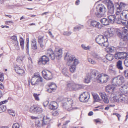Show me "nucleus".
Returning a JSON list of instances; mask_svg holds the SVG:
<instances>
[{"mask_svg":"<svg viewBox=\"0 0 128 128\" xmlns=\"http://www.w3.org/2000/svg\"><path fill=\"white\" fill-rule=\"evenodd\" d=\"M102 74H100L98 70H94L91 71L90 74H86L84 80H101Z\"/></svg>","mask_w":128,"mask_h":128,"instance_id":"nucleus-1","label":"nucleus"},{"mask_svg":"<svg viewBox=\"0 0 128 128\" xmlns=\"http://www.w3.org/2000/svg\"><path fill=\"white\" fill-rule=\"evenodd\" d=\"M62 106L64 108L67 109L68 111H70L72 109H76L77 108H72V104H73V101L70 98H64L62 100Z\"/></svg>","mask_w":128,"mask_h":128,"instance_id":"nucleus-2","label":"nucleus"},{"mask_svg":"<svg viewBox=\"0 0 128 128\" xmlns=\"http://www.w3.org/2000/svg\"><path fill=\"white\" fill-rule=\"evenodd\" d=\"M116 34L119 38L123 40H128V29L127 27H123L121 30H118Z\"/></svg>","mask_w":128,"mask_h":128,"instance_id":"nucleus-3","label":"nucleus"},{"mask_svg":"<svg viewBox=\"0 0 128 128\" xmlns=\"http://www.w3.org/2000/svg\"><path fill=\"white\" fill-rule=\"evenodd\" d=\"M96 9L98 12L95 13V14L99 18L103 16L106 11V9L105 6L101 4H98L96 7Z\"/></svg>","mask_w":128,"mask_h":128,"instance_id":"nucleus-4","label":"nucleus"},{"mask_svg":"<svg viewBox=\"0 0 128 128\" xmlns=\"http://www.w3.org/2000/svg\"><path fill=\"white\" fill-rule=\"evenodd\" d=\"M96 42L101 46L106 47L108 46L107 38L101 35H98L96 38Z\"/></svg>","mask_w":128,"mask_h":128,"instance_id":"nucleus-5","label":"nucleus"},{"mask_svg":"<svg viewBox=\"0 0 128 128\" xmlns=\"http://www.w3.org/2000/svg\"><path fill=\"white\" fill-rule=\"evenodd\" d=\"M90 97L89 93L87 92H84L80 95L79 99L80 102H87Z\"/></svg>","mask_w":128,"mask_h":128,"instance_id":"nucleus-6","label":"nucleus"},{"mask_svg":"<svg viewBox=\"0 0 128 128\" xmlns=\"http://www.w3.org/2000/svg\"><path fill=\"white\" fill-rule=\"evenodd\" d=\"M128 56V54L126 52H117L114 54L115 58L118 60L124 59Z\"/></svg>","mask_w":128,"mask_h":128,"instance_id":"nucleus-7","label":"nucleus"},{"mask_svg":"<svg viewBox=\"0 0 128 128\" xmlns=\"http://www.w3.org/2000/svg\"><path fill=\"white\" fill-rule=\"evenodd\" d=\"M30 111L32 113L38 114L41 113L42 111V110L40 108L36 106L33 105L30 107Z\"/></svg>","mask_w":128,"mask_h":128,"instance_id":"nucleus-8","label":"nucleus"},{"mask_svg":"<svg viewBox=\"0 0 128 128\" xmlns=\"http://www.w3.org/2000/svg\"><path fill=\"white\" fill-rule=\"evenodd\" d=\"M75 58L74 56L69 55L68 53H66L64 58L65 59L67 60V64L68 66L72 64V62Z\"/></svg>","mask_w":128,"mask_h":128,"instance_id":"nucleus-9","label":"nucleus"},{"mask_svg":"<svg viewBox=\"0 0 128 128\" xmlns=\"http://www.w3.org/2000/svg\"><path fill=\"white\" fill-rule=\"evenodd\" d=\"M106 2L108 4V12L110 14H113L114 10V6L112 1L110 0H106Z\"/></svg>","mask_w":128,"mask_h":128,"instance_id":"nucleus-10","label":"nucleus"},{"mask_svg":"<svg viewBox=\"0 0 128 128\" xmlns=\"http://www.w3.org/2000/svg\"><path fill=\"white\" fill-rule=\"evenodd\" d=\"M42 75L44 78L46 80H51L52 78L51 72L48 70H44L42 72Z\"/></svg>","mask_w":128,"mask_h":128,"instance_id":"nucleus-11","label":"nucleus"},{"mask_svg":"<svg viewBox=\"0 0 128 128\" xmlns=\"http://www.w3.org/2000/svg\"><path fill=\"white\" fill-rule=\"evenodd\" d=\"M49 59L48 57L44 55L42 56L40 58L38 61V62H40L42 64L44 65L49 63Z\"/></svg>","mask_w":128,"mask_h":128,"instance_id":"nucleus-12","label":"nucleus"},{"mask_svg":"<svg viewBox=\"0 0 128 128\" xmlns=\"http://www.w3.org/2000/svg\"><path fill=\"white\" fill-rule=\"evenodd\" d=\"M67 86L68 87L73 90H76L79 89L78 84L75 83L73 81L68 83Z\"/></svg>","mask_w":128,"mask_h":128,"instance_id":"nucleus-13","label":"nucleus"},{"mask_svg":"<svg viewBox=\"0 0 128 128\" xmlns=\"http://www.w3.org/2000/svg\"><path fill=\"white\" fill-rule=\"evenodd\" d=\"M120 16L121 19L125 21L128 20V11L123 10L120 14Z\"/></svg>","mask_w":128,"mask_h":128,"instance_id":"nucleus-14","label":"nucleus"},{"mask_svg":"<svg viewBox=\"0 0 128 128\" xmlns=\"http://www.w3.org/2000/svg\"><path fill=\"white\" fill-rule=\"evenodd\" d=\"M56 102H51L49 106V108L51 110H53L52 112V115L54 116H56V106L54 105Z\"/></svg>","mask_w":128,"mask_h":128,"instance_id":"nucleus-15","label":"nucleus"},{"mask_svg":"<svg viewBox=\"0 0 128 128\" xmlns=\"http://www.w3.org/2000/svg\"><path fill=\"white\" fill-rule=\"evenodd\" d=\"M62 54V49L56 48V60H58V62H60L61 60Z\"/></svg>","mask_w":128,"mask_h":128,"instance_id":"nucleus-16","label":"nucleus"},{"mask_svg":"<svg viewBox=\"0 0 128 128\" xmlns=\"http://www.w3.org/2000/svg\"><path fill=\"white\" fill-rule=\"evenodd\" d=\"M42 78L38 72L34 73L33 76H31V78L29 79L30 80H42Z\"/></svg>","mask_w":128,"mask_h":128,"instance_id":"nucleus-17","label":"nucleus"},{"mask_svg":"<svg viewBox=\"0 0 128 128\" xmlns=\"http://www.w3.org/2000/svg\"><path fill=\"white\" fill-rule=\"evenodd\" d=\"M46 54L48 56L50 57L52 60H54L55 59V54L51 48L47 50Z\"/></svg>","mask_w":128,"mask_h":128,"instance_id":"nucleus-18","label":"nucleus"},{"mask_svg":"<svg viewBox=\"0 0 128 128\" xmlns=\"http://www.w3.org/2000/svg\"><path fill=\"white\" fill-rule=\"evenodd\" d=\"M99 94L105 103L108 104L109 102L108 99L104 92H100Z\"/></svg>","mask_w":128,"mask_h":128,"instance_id":"nucleus-19","label":"nucleus"},{"mask_svg":"<svg viewBox=\"0 0 128 128\" xmlns=\"http://www.w3.org/2000/svg\"><path fill=\"white\" fill-rule=\"evenodd\" d=\"M50 122V119L49 118L47 117L46 118H45V117H44L42 120H41L42 126H43L48 124Z\"/></svg>","mask_w":128,"mask_h":128,"instance_id":"nucleus-20","label":"nucleus"},{"mask_svg":"<svg viewBox=\"0 0 128 128\" xmlns=\"http://www.w3.org/2000/svg\"><path fill=\"white\" fill-rule=\"evenodd\" d=\"M113 85L107 86L106 88V91L108 92H112L114 90L115 87L113 86Z\"/></svg>","mask_w":128,"mask_h":128,"instance_id":"nucleus-21","label":"nucleus"},{"mask_svg":"<svg viewBox=\"0 0 128 128\" xmlns=\"http://www.w3.org/2000/svg\"><path fill=\"white\" fill-rule=\"evenodd\" d=\"M112 80V84L114 86H120L124 82V80Z\"/></svg>","mask_w":128,"mask_h":128,"instance_id":"nucleus-22","label":"nucleus"},{"mask_svg":"<svg viewBox=\"0 0 128 128\" xmlns=\"http://www.w3.org/2000/svg\"><path fill=\"white\" fill-rule=\"evenodd\" d=\"M100 24V23L99 22L94 20H93L90 22V26L99 28V26Z\"/></svg>","mask_w":128,"mask_h":128,"instance_id":"nucleus-23","label":"nucleus"},{"mask_svg":"<svg viewBox=\"0 0 128 128\" xmlns=\"http://www.w3.org/2000/svg\"><path fill=\"white\" fill-rule=\"evenodd\" d=\"M116 68L119 70H122L124 68L122 65V62L121 60H119L116 62Z\"/></svg>","mask_w":128,"mask_h":128,"instance_id":"nucleus-24","label":"nucleus"},{"mask_svg":"<svg viewBox=\"0 0 128 128\" xmlns=\"http://www.w3.org/2000/svg\"><path fill=\"white\" fill-rule=\"evenodd\" d=\"M14 70L16 72L20 75H22L24 72V71L23 69L19 67L15 68Z\"/></svg>","mask_w":128,"mask_h":128,"instance_id":"nucleus-25","label":"nucleus"},{"mask_svg":"<svg viewBox=\"0 0 128 128\" xmlns=\"http://www.w3.org/2000/svg\"><path fill=\"white\" fill-rule=\"evenodd\" d=\"M100 22L104 26L108 25L110 23L109 20L106 18H103L100 20Z\"/></svg>","mask_w":128,"mask_h":128,"instance_id":"nucleus-26","label":"nucleus"},{"mask_svg":"<svg viewBox=\"0 0 128 128\" xmlns=\"http://www.w3.org/2000/svg\"><path fill=\"white\" fill-rule=\"evenodd\" d=\"M125 96L124 95L122 96H119L118 102H126V100L125 98Z\"/></svg>","mask_w":128,"mask_h":128,"instance_id":"nucleus-27","label":"nucleus"},{"mask_svg":"<svg viewBox=\"0 0 128 128\" xmlns=\"http://www.w3.org/2000/svg\"><path fill=\"white\" fill-rule=\"evenodd\" d=\"M91 55L92 57L96 60H98L100 59L101 58L99 55L96 52H92Z\"/></svg>","mask_w":128,"mask_h":128,"instance_id":"nucleus-28","label":"nucleus"},{"mask_svg":"<svg viewBox=\"0 0 128 128\" xmlns=\"http://www.w3.org/2000/svg\"><path fill=\"white\" fill-rule=\"evenodd\" d=\"M116 16L114 15H111L108 16V18L111 23L113 24L114 22Z\"/></svg>","mask_w":128,"mask_h":128,"instance_id":"nucleus-29","label":"nucleus"},{"mask_svg":"<svg viewBox=\"0 0 128 128\" xmlns=\"http://www.w3.org/2000/svg\"><path fill=\"white\" fill-rule=\"evenodd\" d=\"M114 22H116V23L118 24H120L121 23H122V24H123L124 25H126V22H122V21L121 20V19L119 18H116L115 19Z\"/></svg>","mask_w":128,"mask_h":128,"instance_id":"nucleus-30","label":"nucleus"},{"mask_svg":"<svg viewBox=\"0 0 128 128\" xmlns=\"http://www.w3.org/2000/svg\"><path fill=\"white\" fill-rule=\"evenodd\" d=\"M56 85L54 84H51L49 85L48 86L50 87V89H48L47 91L49 92H52V91L54 90V88H52L51 87L55 86Z\"/></svg>","mask_w":128,"mask_h":128,"instance_id":"nucleus-31","label":"nucleus"},{"mask_svg":"<svg viewBox=\"0 0 128 128\" xmlns=\"http://www.w3.org/2000/svg\"><path fill=\"white\" fill-rule=\"evenodd\" d=\"M92 95L95 101L99 102L100 100V98L97 94L95 93H92Z\"/></svg>","mask_w":128,"mask_h":128,"instance_id":"nucleus-32","label":"nucleus"},{"mask_svg":"<svg viewBox=\"0 0 128 128\" xmlns=\"http://www.w3.org/2000/svg\"><path fill=\"white\" fill-rule=\"evenodd\" d=\"M107 32L108 34L105 35V36H106L105 38H109L112 36L114 34V32L112 31L111 30H110L108 32Z\"/></svg>","mask_w":128,"mask_h":128,"instance_id":"nucleus-33","label":"nucleus"},{"mask_svg":"<svg viewBox=\"0 0 128 128\" xmlns=\"http://www.w3.org/2000/svg\"><path fill=\"white\" fill-rule=\"evenodd\" d=\"M126 6V5L124 3L121 2L119 5L118 8L119 10H122L125 8Z\"/></svg>","mask_w":128,"mask_h":128,"instance_id":"nucleus-34","label":"nucleus"},{"mask_svg":"<svg viewBox=\"0 0 128 128\" xmlns=\"http://www.w3.org/2000/svg\"><path fill=\"white\" fill-rule=\"evenodd\" d=\"M20 44L22 50L24 48V40L22 37H20Z\"/></svg>","mask_w":128,"mask_h":128,"instance_id":"nucleus-35","label":"nucleus"},{"mask_svg":"<svg viewBox=\"0 0 128 128\" xmlns=\"http://www.w3.org/2000/svg\"><path fill=\"white\" fill-rule=\"evenodd\" d=\"M106 59L108 60L111 61L113 59V56L112 54H107L106 56Z\"/></svg>","mask_w":128,"mask_h":128,"instance_id":"nucleus-36","label":"nucleus"},{"mask_svg":"<svg viewBox=\"0 0 128 128\" xmlns=\"http://www.w3.org/2000/svg\"><path fill=\"white\" fill-rule=\"evenodd\" d=\"M62 72L63 74L66 76H68L69 74L68 72V70L66 68H64L62 69Z\"/></svg>","mask_w":128,"mask_h":128,"instance_id":"nucleus-37","label":"nucleus"},{"mask_svg":"<svg viewBox=\"0 0 128 128\" xmlns=\"http://www.w3.org/2000/svg\"><path fill=\"white\" fill-rule=\"evenodd\" d=\"M6 109V108L5 106L0 105V113L4 112Z\"/></svg>","mask_w":128,"mask_h":128,"instance_id":"nucleus-38","label":"nucleus"},{"mask_svg":"<svg viewBox=\"0 0 128 128\" xmlns=\"http://www.w3.org/2000/svg\"><path fill=\"white\" fill-rule=\"evenodd\" d=\"M81 47L82 48L85 50H90V48H91V46H86L85 45L82 44L81 45Z\"/></svg>","mask_w":128,"mask_h":128,"instance_id":"nucleus-39","label":"nucleus"},{"mask_svg":"<svg viewBox=\"0 0 128 128\" xmlns=\"http://www.w3.org/2000/svg\"><path fill=\"white\" fill-rule=\"evenodd\" d=\"M124 77L122 76L118 75L113 78V80H123L124 79Z\"/></svg>","mask_w":128,"mask_h":128,"instance_id":"nucleus-40","label":"nucleus"},{"mask_svg":"<svg viewBox=\"0 0 128 128\" xmlns=\"http://www.w3.org/2000/svg\"><path fill=\"white\" fill-rule=\"evenodd\" d=\"M14 46L15 47V48L16 50H18L19 49V46L18 41L16 40L14 42Z\"/></svg>","mask_w":128,"mask_h":128,"instance_id":"nucleus-41","label":"nucleus"},{"mask_svg":"<svg viewBox=\"0 0 128 128\" xmlns=\"http://www.w3.org/2000/svg\"><path fill=\"white\" fill-rule=\"evenodd\" d=\"M24 57L22 56H20L17 58L16 60L17 62L20 63V64H22V60H24Z\"/></svg>","mask_w":128,"mask_h":128,"instance_id":"nucleus-42","label":"nucleus"},{"mask_svg":"<svg viewBox=\"0 0 128 128\" xmlns=\"http://www.w3.org/2000/svg\"><path fill=\"white\" fill-rule=\"evenodd\" d=\"M38 42L39 43H40L43 42L44 36H39L38 37Z\"/></svg>","mask_w":128,"mask_h":128,"instance_id":"nucleus-43","label":"nucleus"},{"mask_svg":"<svg viewBox=\"0 0 128 128\" xmlns=\"http://www.w3.org/2000/svg\"><path fill=\"white\" fill-rule=\"evenodd\" d=\"M39 81H40V82H42V80H36V81H35V80H28V82L29 83L30 82L31 84L33 85L37 84L38 82Z\"/></svg>","mask_w":128,"mask_h":128,"instance_id":"nucleus-44","label":"nucleus"},{"mask_svg":"<svg viewBox=\"0 0 128 128\" xmlns=\"http://www.w3.org/2000/svg\"><path fill=\"white\" fill-rule=\"evenodd\" d=\"M72 65L70 67V70L71 72H73L76 70V66L75 65H72Z\"/></svg>","mask_w":128,"mask_h":128,"instance_id":"nucleus-45","label":"nucleus"},{"mask_svg":"<svg viewBox=\"0 0 128 128\" xmlns=\"http://www.w3.org/2000/svg\"><path fill=\"white\" fill-rule=\"evenodd\" d=\"M82 27L83 26H77L74 27V32L76 31H79L82 28Z\"/></svg>","mask_w":128,"mask_h":128,"instance_id":"nucleus-46","label":"nucleus"},{"mask_svg":"<svg viewBox=\"0 0 128 128\" xmlns=\"http://www.w3.org/2000/svg\"><path fill=\"white\" fill-rule=\"evenodd\" d=\"M31 48L33 50H36L37 49L36 44H31Z\"/></svg>","mask_w":128,"mask_h":128,"instance_id":"nucleus-47","label":"nucleus"},{"mask_svg":"<svg viewBox=\"0 0 128 128\" xmlns=\"http://www.w3.org/2000/svg\"><path fill=\"white\" fill-rule=\"evenodd\" d=\"M73 62V64H72V65H75L76 66L79 63L78 60V59H76V58L74 59Z\"/></svg>","mask_w":128,"mask_h":128,"instance_id":"nucleus-48","label":"nucleus"},{"mask_svg":"<svg viewBox=\"0 0 128 128\" xmlns=\"http://www.w3.org/2000/svg\"><path fill=\"white\" fill-rule=\"evenodd\" d=\"M126 48H124L122 47H120L119 48V50H120V52H126L125 51L126 50Z\"/></svg>","mask_w":128,"mask_h":128,"instance_id":"nucleus-49","label":"nucleus"},{"mask_svg":"<svg viewBox=\"0 0 128 128\" xmlns=\"http://www.w3.org/2000/svg\"><path fill=\"white\" fill-rule=\"evenodd\" d=\"M112 98L114 102H118L119 96H115L113 97Z\"/></svg>","mask_w":128,"mask_h":128,"instance_id":"nucleus-50","label":"nucleus"},{"mask_svg":"<svg viewBox=\"0 0 128 128\" xmlns=\"http://www.w3.org/2000/svg\"><path fill=\"white\" fill-rule=\"evenodd\" d=\"M40 94H36L34 93V94L33 96L34 97L36 100H39V98L38 96Z\"/></svg>","mask_w":128,"mask_h":128,"instance_id":"nucleus-51","label":"nucleus"},{"mask_svg":"<svg viewBox=\"0 0 128 128\" xmlns=\"http://www.w3.org/2000/svg\"><path fill=\"white\" fill-rule=\"evenodd\" d=\"M124 41V40H123V39H122V40L120 41L119 44L121 47L124 46H125V43ZM124 41H125L124 40Z\"/></svg>","mask_w":128,"mask_h":128,"instance_id":"nucleus-52","label":"nucleus"},{"mask_svg":"<svg viewBox=\"0 0 128 128\" xmlns=\"http://www.w3.org/2000/svg\"><path fill=\"white\" fill-rule=\"evenodd\" d=\"M72 32H65L63 33V34L64 36H69L72 34Z\"/></svg>","mask_w":128,"mask_h":128,"instance_id":"nucleus-53","label":"nucleus"},{"mask_svg":"<svg viewBox=\"0 0 128 128\" xmlns=\"http://www.w3.org/2000/svg\"><path fill=\"white\" fill-rule=\"evenodd\" d=\"M20 125L18 123L14 124L12 125V128H19Z\"/></svg>","mask_w":128,"mask_h":128,"instance_id":"nucleus-54","label":"nucleus"},{"mask_svg":"<svg viewBox=\"0 0 128 128\" xmlns=\"http://www.w3.org/2000/svg\"><path fill=\"white\" fill-rule=\"evenodd\" d=\"M26 45L25 48L27 52H29V41H28L27 42H26Z\"/></svg>","mask_w":128,"mask_h":128,"instance_id":"nucleus-55","label":"nucleus"},{"mask_svg":"<svg viewBox=\"0 0 128 128\" xmlns=\"http://www.w3.org/2000/svg\"><path fill=\"white\" fill-rule=\"evenodd\" d=\"M88 61L92 64H94L96 63L95 61L91 58H88Z\"/></svg>","mask_w":128,"mask_h":128,"instance_id":"nucleus-56","label":"nucleus"},{"mask_svg":"<svg viewBox=\"0 0 128 128\" xmlns=\"http://www.w3.org/2000/svg\"><path fill=\"white\" fill-rule=\"evenodd\" d=\"M124 64L126 66L128 67V57L126 58L125 60Z\"/></svg>","mask_w":128,"mask_h":128,"instance_id":"nucleus-57","label":"nucleus"},{"mask_svg":"<svg viewBox=\"0 0 128 128\" xmlns=\"http://www.w3.org/2000/svg\"><path fill=\"white\" fill-rule=\"evenodd\" d=\"M124 72L125 76L128 78V70H125Z\"/></svg>","mask_w":128,"mask_h":128,"instance_id":"nucleus-58","label":"nucleus"},{"mask_svg":"<svg viewBox=\"0 0 128 128\" xmlns=\"http://www.w3.org/2000/svg\"><path fill=\"white\" fill-rule=\"evenodd\" d=\"M10 38L14 41V42L17 40L16 36H13L10 37Z\"/></svg>","mask_w":128,"mask_h":128,"instance_id":"nucleus-59","label":"nucleus"},{"mask_svg":"<svg viewBox=\"0 0 128 128\" xmlns=\"http://www.w3.org/2000/svg\"><path fill=\"white\" fill-rule=\"evenodd\" d=\"M36 124L37 123L38 126H42V122L41 121H38V122H36Z\"/></svg>","mask_w":128,"mask_h":128,"instance_id":"nucleus-60","label":"nucleus"},{"mask_svg":"<svg viewBox=\"0 0 128 128\" xmlns=\"http://www.w3.org/2000/svg\"><path fill=\"white\" fill-rule=\"evenodd\" d=\"M49 103V102L48 101H46L45 102L43 103L44 106V107H46L48 105Z\"/></svg>","mask_w":128,"mask_h":128,"instance_id":"nucleus-61","label":"nucleus"},{"mask_svg":"<svg viewBox=\"0 0 128 128\" xmlns=\"http://www.w3.org/2000/svg\"><path fill=\"white\" fill-rule=\"evenodd\" d=\"M85 86V85H84L83 84H78V88L79 89L83 88Z\"/></svg>","mask_w":128,"mask_h":128,"instance_id":"nucleus-62","label":"nucleus"},{"mask_svg":"<svg viewBox=\"0 0 128 128\" xmlns=\"http://www.w3.org/2000/svg\"><path fill=\"white\" fill-rule=\"evenodd\" d=\"M31 42L32 43L31 44H36V39L34 38L32 39L31 41Z\"/></svg>","mask_w":128,"mask_h":128,"instance_id":"nucleus-63","label":"nucleus"},{"mask_svg":"<svg viewBox=\"0 0 128 128\" xmlns=\"http://www.w3.org/2000/svg\"><path fill=\"white\" fill-rule=\"evenodd\" d=\"M40 44V47L42 48H43L45 46V45L43 42L39 43Z\"/></svg>","mask_w":128,"mask_h":128,"instance_id":"nucleus-64","label":"nucleus"}]
</instances>
